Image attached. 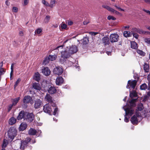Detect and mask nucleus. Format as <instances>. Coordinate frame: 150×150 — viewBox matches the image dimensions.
Here are the masks:
<instances>
[{"instance_id":"20","label":"nucleus","mask_w":150,"mask_h":150,"mask_svg":"<svg viewBox=\"0 0 150 150\" xmlns=\"http://www.w3.org/2000/svg\"><path fill=\"white\" fill-rule=\"evenodd\" d=\"M33 78L35 80L39 82L40 80V75L38 72H37L35 74Z\"/></svg>"},{"instance_id":"63","label":"nucleus","mask_w":150,"mask_h":150,"mask_svg":"<svg viewBox=\"0 0 150 150\" xmlns=\"http://www.w3.org/2000/svg\"><path fill=\"white\" fill-rule=\"evenodd\" d=\"M5 4H6V5H7L8 6H9L10 5V3L8 1H6Z\"/></svg>"},{"instance_id":"62","label":"nucleus","mask_w":150,"mask_h":150,"mask_svg":"<svg viewBox=\"0 0 150 150\" xmlns=\"http://www.w3.org/2000/svg\"><path fill=\"white\" fill-rule=\"evenodd\" d=\"M73 23V22L71 21H69L68 22V24L69 25H71Z\"/></svg>"},{"instance_id":"58","label":"nucleus","mask_w":150,"mask_h":150,"mask_svg":"<svg viewBox=\"0 0 150 150\" xmlns=\"http://www.w3.org/2000/svg\"><path fill=\"white\" fill-rule=\"evenodd\" d=\"M148 98L149 97H148V96H145L144 97V98L143 99V100L144 101H146V100H147Z\"/></svg>"},{"instance_id":"53","label":"nucleus","mask_w":150,"mask_h":150,"mask_svg":"<svg viewBox=\"0 0 150 150\" xmlns=\"http://www.w3.org/2000/svg\"><path fill=\"white\" fill-rule=\"evenodd\" d=\"M14 105L12 104H10L8 106V112L10 111V110L11 109L12 107Z\"/></svg>"},{"instance_id":"27","label":"nucleus","mask_w":150,"mask_h":150,"mask_svg":"<svg viewBox=\"0 0 150 150\" xmlns=\"http://www.w3.org/2000/svg\"><path fill=\"white\" fill-rule=\"evenodd\" d=\"M89 38L88 37H86L83 38L82 40L83 45H86L88 44L89 42Z\"/></svg>"},{"instance_id":"59","label":"nucleus","mask_w":150,"mask_h":150,"mask_svg":"<svg viewBox=\"0 0 150 150\" xmlns=\"http://www.w3.org/2000/svg\"><path fill=\"white\" fill-rule=\"evenodd\" d=\"M143 10L144 12H146V13L150 14V11L149 10H147L144 9H143Z\"/></svg>"},{"instance_id":"11","label":"nucleus","mask_w":150,"mask_h":150,"mask_svg":"<svg viewBox=\"0 0 150 150\" xmlns=\"http://www.w3.org/2000/svg\"><path fill=\"white\" fill-rule=\"evenodd\" d=\"M47 91L50 94H53L57 92V88L53 86L49 85L48 86Z\"/></svg>"},{"instance_id":"28","label":"nucleus","mask_w":150,"mask_h":150,"mask_svg":"<svg viewBox=\"0 0 150 150\" xmlns=\"http://www.w3.org/2000/svg\"><path fill=\"white\" fill-rule=\"evenodd\" d=\"M132 33L129 31H125L123 33V35L125 37H130L132 36Z\"/></svg>"},{"instance_id":"30","label":"nucleus","mask_w":150,"mask_h":150,"mask_svg":"<svg viewBox=\"0 0 150 150\" xmlns=\"http://www.w3.org/2000/svg\"><path fill=\"white\" fill-rule=\"evenodd\" d=\"M130 97L132 98L134 97H136L137 96L136 92L135 91H133L132 92H130L129 94Z\"/></svg>"},{"instance_id":"52","label":"nucleus","mask_w":150,"mask_h":150,"mask_svg":"<svg viewBox=\"0 0 150 150\" xmlns=\"http://www.w3.org/2000/svg\"><path fill=\"white\" fill-rule=\"evenodd\" d=\"M138 30V28H132L131 32L132 33H134L135 32H137Z\"/></svg>"},{"instance_id":"41","label":"nucleus","mask_w":150,"mask_h":150,"mask_svg":"<svg viewBox=\"0 0 150 150\" xmlns=\"http://www.w3.org/2000/svg\"><path fill=\"white\" fill-rule=\"evenodd\" d=\"M60 27L62 29H65L67 26L66 24L62 23V24L60 25Z\"/></svg>"},{"instance_id":"14","label":"nucleus","mask_w":150,"mask_h":150,"mask_svg":"<svg viewBox=\"0 0 150 150\" xmlns=\"http://www.w3.org/2000/svg\"><path fill=\"white\" fill-rule=\"evenodd\" d=\"M42 72L43 74L48 76L50 74V71L48 67H44L42 69Z\"/></svg>"},{"instance_id":"50","label":"nucleus","mask_w":150,"mask_h":150,"mask_svg":"<svg viewBox=\"0 0 150 150\" xmlns=\"http://www.w3.org/2000/svg\"><path fill=\"white\" fill-rule=\"evenodd\" d=\"M42 30L41 28H38L35 30V33L39 34L42 32Z\"/></svg>"},{"instance_id":"31","label":"nucleus","mask_w":150,"mask_h":150,"mask_svg":"<svg viewBox=\"0 0 150 150\" xmlns=\"http://www.w3.org/2000/svg\"><path fill=\"white\" fill-rule=\"evenodd\" d=\"M131 47L133 49H136L137 48V44L134 41H132L131 42Z\"/></svg>"},{"instance_id":"6","label":"nucleus","mask_w":150,"mask_h":150,"mask_svg":"<svg viewBox=\"0 0 150 150\" xmlns=\"http://www.w3.org/2000/svg\"><path fill=\"white\" fill-rule=\"evenodd\" d=\"M68 50V47L64 50L61 52V57L64 59H67L69 58L71 55L69 52Z\"/></svg>"},{"instance_id":"9","label":"nucleus","mask_w":150,"mask_h":150,"mask_svg":"<svg viewBox=\"0 0 150 150\" xmlns=\"http://www.w3.org/2000/svg\"><path fill=\"white\" fill-rule=\"evenodd\" d=\"M43 110L44 111L49 114L51 115V112H52V108L48 104H46L43 106Z\"/></svg>"},{"instance_id":"57","label":"nucleus","mask_w":150,"mask_h":150,"mask_svg":"<svg viewBox=\"0 0 150 150\" xmlns=\"http://www.w3.org/2000/svg\"><path fill=\"white\" fill-rule=\"evenodd\" d=\"M29 2L28 0H24V4L25 5H27Z\"/></svg>"},{"instance_id":"46","label":"nucleus","mask_w":150,"mask_h":150,"mask_svg":"<svg viewBox=\"0 0 150 150\" xmlns=\"http://www.w3.org/2000/svg\"><path fill=\"white\" fill-rule=\"evenodd\" d=\"M54 100H53L52 101V102H51V103H49L51 105V106H52L53 108H55L57 107L56 104L54 102Z\"/></svg>"},{"instance_id":"12","label":"nucleus","mask_w":150,"mask_h":150,"mask_svg":"<svg viewBox=\"0 0 150 150\" xmlns=\"http://www.w3.org/2000/svg\"><path fill=\"white\" fill-rule=\"evenodd\" d=\"M63 72V69L59 67H56L53 70L54 73L58 75H61Z\"/></svg>"},{"instance_id":"37","label":"nucleus","mask_w":150,"mask_h":150,"mask_svg":"<svg viewBox=\"0 0 150 150\" xmlns=\"http://www.w3.org/2000/svg\"><path fill=\"white\" fill-rule=\"evenodd\" d=\"M137 52L139 54L143 56H144L145 54V53L144 52L139 50H137Z\"/></svg>"},{"instance_id":"33","label":"nucleus","mask_w":150,"mask_h":150,"mask_svg":"<svg viewBox=\"0 0 150 150\" xmlns=\"http://www.w3.org/2000/svg\"><path fill=\"white\" fill-rule=\"evenodd\" d=\"M149 65L147 63H145L144 65V69L146 72H148L149 71Z\"/></svg>"},{"instance_id":"13","label":"nucleus","mask_w":150,"mask_h":150,"mask_svg":"<svg viewBox=\"0 0 150 150\" xmlns=\"http://www.w3.org/2000/svg\"><path fill=\"white\" fill-rule=\"evenodd\" d=\"M68 50L69 52L71 54L76 53L78 51L77 47L75 45H72L71 47L69 48L68 47Z\"/></svg>"},{"instance_id":"56","label":"nucleus","mask_w":150,"mask_h":150,"mask_svg":"<svg viewBox=\"0 0 150 150\" xmlns=\"http://www.w3.org/2000/svg\"><path fill=\"white\" fill-rule=\"evenodd\" d=\"M98 33L97 32H91L89 33V34L92 35H95Z\"/></svg>"},{"instance_id":"19","label":"nucleus","mask_w":150,"mask_h":150,"mask_svg":"<svg viewBox=\"0 0 150 150\" xmlns=\"http://www.w3.org/2000/svg\"><path fill=\"white\" fill-rule=\"evenodd\" d=\"M45 99L46 101L48 102L49 103H51V102H52V101L54 100L53 99L52 97L48 93H47L46 94L45 97Z\"/></svg>"},{"instance_id":"8","label":"nucleus","mask_w":150,"mask_h":150,"mask_svg":"<svg viewBox=\"0 0 150 150\" xmlns=\"http://www.w3.org/2000/svg\"><path fill=\"white\" fill-rule=\"evenodd\" d=\"M31 139L29 137L26 139L25 140L21 141L20 148L21 149H24V148L27 146V144L30 141Z\"/></svg>"},{"instance_id":"61","label":"nucleus","mask_w":150,"mask_h":150,"mask_svg":"<svg viewBox=\"0 0 150 150\" xmlns=\"http://www.w3.org/2000/svg\"><path fill=\"white\" fill-rule=\"evenodd\" d=\"M13 66H14V63H12L11 64V70H13Z\"/></svg>"},{"instance_id":"48","label":"nucleus","mask_w":150,"mask_h":150,"mask_svg":"<svg viewBox=\"0 0 150 150\" xmlns=\"http://www.w3.org/2000/svg\"><path fill=\"white\" fill-rule=\"evenodd\" d=\"M145 42L148 44H150V38H146L144 39Z\"/></svg>"},{"instance_id":"21","label":"nucleus","mask_w":150,"mask_h":150,"mask_svg":"<svg viewBox=\"0 0 150 150\" xmlns=\"http://www.w3.org/2000/svg\"><path fill=\"white\" fill-rule=\"evenodd\" d=\"M33 88L35 89L40 91L41 89V88L40 86V84L38 83H34L32 85Z\"/></svg>"},{"instance_id":"4","label":"nucleus","mask_w":150,"mask_h":150,"mask_svg":"<svg viewBox=\"0 0 150 150\" xmlns=\"http://www.w3.org/2000/svg\"><path fill=\"white\" fill-rule=\"evenodd\" d=\"M119 36L117 33H114L111 34L109 36L110 42L113 43L117 42L119 39Z\"/></svg>"},{"instance_id":"60","label":"nucleus","mask_w":150,"mask_h":150,"mask_svg":"<svg viewBox=\"0 0 150 150\" xmlns=\"http://www.w3.org/2000/svg\"><path fill=\"white\" fill-rule=\"evenodd\" d=\"M13 70H11V72L10 74V77H12V76L13 74Z\"/></svg>"},{"instance_id":"22","label":"nucleus","mask_w":150,"mask_h":150,"mask_svg":"<svg viewBox=\"0 0 150 150\" xmlns=\"http://www.w3.org/2000/svg\"><path fill=\"white\" fill-rule=\"evenodd\" d=\"M142 107L143 105L142 104L141 105L138 106L136 110L135 114L138 117H139L140 116L139 115V113L138 111H141L142 110H143Z\"/></svg>"},{"instance_id":"54","label":"nucleus","mask_w":150,"mask_h":150,"mask_svg":"<svg viewBox=\"0 0 150 150\" xmlns=\"http://www.w3.org/2000/svg\"><path fill=\"white\" fill-rule=\"evenodd\" d=\"M18 11V8L16 7H13V11L15 12H17Z\"/></svg>"},{"instance_id":"25","label":"nucleus","mask_w":150,"mask_h":150,"mask_svg":"<svg viewBox=\"0 0 150 150\" xmlns=\"http://www.w3.org/2000/svg\"><path fill=\"white\" fill-rule=\"evenodd\" d=\"M37 132V131L35 129L31 128L30 129L28 132L29 134L31 135H35Z\"/></svg>"},{"instance_id":"5","label":"nucleus","mask_w":150,"mask_h":150,"mask_svg":"<svg viewBox=\"0 0 150 150\" xmlns=\"http://www.w3.org/2000/svg\"><path fill=\"white\" fill-rule=\"evenodd\" d=\"M139 79V77H137V80H134L132 81L130 80H129L128 81L127 86L126 87L127 88H129L128 87L129 86H130L131 88L134 89L136 85L137 82Z\"/></svg>"},{"instance_id":"7","label":"nucleus","mask_w":150,"mask_h":150,"mask_svg":"<svg viewBox=\"0 0 150 150\" xmlns=\"http://www.w3.org/2000/svg\"><path fill=\"white\" fill-rule=\"evenodd\" d=\"M32 100V98L29 96H25L23 99V103L24 104L25 106H26V108L27 107V105L26 104L28 103H29L30 102V103L32 104L33 103L31 102Z\"/></svg>"},{"instance_id":"39","label":"nucleus","mask_w":150,"mask_h":150,"mask_svg":"<svg viewBox=\"0 0 150 150\" xmlns=\"http://www.w3.org/2000/svg\"><path fill=\"white\" fill-rule=\"evenodd\" d=\"M53 109H54V111L53 112V114L54 115H56L57 114H58V109L57 107L55 108H53Z\"/></svg>"},{"instance_id":"64","label":"nucleus","mask_w":150,"mask_h":150,"mask_svg":"<svg viewBox=\"0 0 150 150\" xmlns=\"http://www.w3.org/2000/svg\"><path fill=\"white\" fill-rule=\"evenodd\" d=\"M89 23V22L87 21H84L83 22L84 25H86Z\"/></svg>"},{"instance_id":"38","label":"nucleus","mask_w":150,"mask_h":150,"mask_svg":"<svg viewBox=\"0 0 150 150\" xmlns=\"http://www.w3.org/2000/svg\"><path fill=\"white\" fill-rule=\"evenodd\" d=\"M50 17L49 15H47L44 19V21L45 23H47L50 20Z\"/></svg>"},{"instance_id":"40","label":"nucleus","mask_w":150,"mask_h":150,"mask_svg":"<svg viewBox=\"0 0 150 150\" xmlns=\"http://www.w3.org/2000/svg\"><path fill=\"white\" fill-rule=\"evenodd\" d=\"M50 61L48 57H46L43 60V64H46L49 62Z\"/></svg>"},{"instance_id":"36","label":"nucleus","mask_w":150,"mask_h":150,"mask_svg":"<svg viewBox=\"0 0 150 150\" xmlns=\"http://www.w3.org/2000/svg\"><path fill=\"white\" fill-rule=\"evenodd\" d=\"M147 88V86L145 83H143L140 86V89L141 90H145Z\"/></svg>"},{"instance_id":"10","label":"nucleus","mask_w":150,"mask_h":150,"mask_svg":"<svg viewBox=\"0 0 150 150\" xmlns=\"http://www.w3.org/2000/svg\"><path fill=\"white\" fill-rule=\"evenodd\" d=\"M34 107L35 109H38L42 106V101L40 99H37L34 101Z\"/></svg>"},{"instance_id":"51","label":"nucleus","mask_w":150,"mask_h":150,"mask_svg":"<svg viewBox=\"0 0 150 150\" xmlns=\"http://www.w3.org/2000/svg\"><path fill=\"white\" fill-rule=\"evenodd\" d=\"M132 34L133 35V36L136 39H138L139 37V35L138 34L134 33H132Z\"/></svg>"},{"instance_id":"26","label":"nucleus","mask_w":150,"mask_h":150,"mask_svg":"<svg viewBox=\"0 0 150 150\" xmlns=\"http://www.w3.org/2000/svg\"><path fill=\"white\" fill-rule=\"evenodd\" d=\"M16 120L14 117H11L9 120V124L11 125L14 124L16 122Z\"/></svg>"},{"instance_id":"3","label":"nucleus","mask_w":150,"mask_h":150,"mask_svg":"<svg viewBox=\"0 0 150 150\" xmlns=\"http://www.w3.org/2000/svg\"><path fill=\"white\" fill-rule=\"evenodd\" d=\"M25 116L24 120L30 122H32L34 118V116L32 113L25 112Z\"/></svg>"},{"instance_id":"42","label":"nucleus","mask_w":150,"mask_h":150,"mask_svg":"<svg viewBox=\"0 0 150 150\" xmlns=\"http://www.w3.org/2000/svg\"><path fill=\"white\" fill-rule=\"evenodd\" d=\"M102 7L104 8H105L107 9L108 11H111V10L112 9V8L108 6L107 5H103Z\"/></svg>"},{"instance_id":"49","label":"nucleus","mask_w":150,"mask_h":150,"mask_svg":"<svg viewBox=\"0 0 150 150\" xmlns=\"http://www.w3.org/2000/svg\"><path fill=\"white\" fill-rule=\"evenodd\" d=\"M107 18L109 20H110L111 19H112L113 20H115L116 19V18L115 17H114L111 16H108Z\"/></svg>"},{"instance_id":"1","label":"nucleus","mask_w":150,"mask_h":150,"mask_svg":"<svg viewBox=\"0 0 150 150\" xmlns=\"http://www.w3.org/2000/svg\"><path fill=\"white\" fill-rule=\"evenodd\" d=\"M17 131L16 128L11 127L8 131V137L12 141L17 135Z\"/></svg>"},{"instance_id":"43","label":"nucleus","mask_w":150,"mask_h":150,"mask_svg":"<svg viewBox=\"0 0 150 150\" xmlns=\"http://www.w3.org/2000/svg\"><path fill=\"white\" fill-rule=\"evenodd\" d=\"M42 3L45 6H49V3L45 0H42Z\"/></svg>"},{"instance_id":"23","label":"nucleus","mask_w":150,"mask_h":150,"mask_svg":"<svg viewBox=\"0 0 150 150\" xmlns=\"http://www.w3.org/2000/svg\"><path fill=\"white\" fill-rule=\"evenodd\" d=\"M137 116L136 115H134L132 117L131 121L132 123L134 125L135 124H137L138 122V119L137 118Z\"/></svg>"},{"instance_id":"44","label":"nucleus","mask_w":150,"mask_h":150,"mask_svg":"<svg viewBox=\"0 0 150 150\" xmlns=\"http://www.w3.org/2000/svg\"><path fill=\"white\" fill-rule=\"evenodd\" d=\"M111 12L112 13H115L116 15H119L120 14V13L117 11L114 10V9L112 8Z\"/></svg>"},{"instance_id":"15","label":"nucleus","mask_w":150,"mask_h":150,"mask_svg":"<svg viewBox=\"0 0 150 150\" xmlns=\"http://www.w3.org/2000/svg\"><path fill=\"white\" fill-rule=\"evenodd\" d=\"M25 112L23 110L21 111L19 113L18 116L17 117V118L18 120H20L23 118L24 119L25 116Z\"/></svg>"},{"instance_id":"47","label":"nucleus","mask_w":150,"mask_h":150,"mask_svg":"<svg viewBox=\"0 0 150 150\" xmlns=\"http://www.w3.org/2000/svg\"><path fill=\"white\" fill-rule=\"evenodd\" d=\"M148 89L149 90H150V85H149L150 83V74L148 75Z\"/></svg>"},{"instance_id":"45","label":"nucleus","mask_w":150,"mask_h":150,"mask_svg":"<svg viewBox=\"0 0 150 150\" xmlns=\"http://www.w3.org/2000/svg\"><path fill=\"white\" fill-rule=\"evenodd\" d=\"M5 72V71L4 70V68H0V76H1L4 74Z\"/></svg>"},{"instance_id":"55","label":"nucleus","mask_w":150,"mask_h":150,"mask_svg":"<svg viewBox=\"0 0 150 150\" xmlns=\"http://www.w3.org/2000/svg\"><path fill=\"white\" fill-rule=\"evenodd\" d=\"M20 81V80H19V79H18L16 82L14 84L15 88L18 86V83H19V82Z\"/></svg>"},{"instance_id":"18","label":"nucleus","mask_w":150,"mask_h":150,"mask_svg":"<svg viewBox=\"0 0 150 150\" xmlns=\"http://www.w3.org/2000/svg\"><path fill=\"white\" fill-rule=\"evenodd\" d=\"M103 43L105 45H109L110 44V40L109 37H104L102 38Z\"/></svg>"},{"instance_id":"17","label":"nucleus","mask_w":150,"mask_h":150,"mask_svg":"<svg viewBox=\"0 0 150 150\" xmlns=\"http://www.w3.org/2000/svg\"><path fill=\"white\" fill-rule=\"evenodd\" d=\"M55 82L57 85H61L63 83V79L61 76H58Z\"/></svg>"},{"instance_id":"35","label":"nucleus","mask_w":150,"mask_h":150,"mask_svg":"<svg viewBox=\"0 0 150 150\" xmlns=\"http://www.w3.org/2000/svg\"><path fill=\"white\" fill-rule=\"evenodd\" d=\"M56 1L55 0H51L50 2V4H49V7L52 8L55 5Z\"/></svg>"},{"instance_id":"16","label":"nucleus","mask_w":150,"mask_h":150,"mask_svg":"<svg viewBox=\"0 0 150 150\" xmlns=\"http://www.w3.org/2000/svg\"><path fill=\"white\" fill-rule=\"evenodd\" d=\"M137 98L132 99L130 101H129L130 106H128L127 108H131L134 110L133 108L136 106V104L135 102L137 101Z\"/></svg>"},{"instance_id":"29","label":"nucleus","mask_w":150,"mask_h":150,"mask_svg":"<svg viewBox=\"0 0 150 150\" xmlns=\"http://www.w3.org/2000/svg\"><path fill=\"white\" fill-rule=\"evenodd\" d=\"M20 99V97H18L14 99H12V104L15 106L18 103Z\"/></svg>"},{"instance_id":"2","label":"nucleus","mask_w":150,"mask_h":150,"mask_svg":"<svg viewBox=\"0 0 150 150\" xmlns=\"http://www.w3.org/2000/svg\"><path fill=\"white\" fill-rule=\"evenodd\" d=\"M125 111V116L124 121L125 122H129V118L127 117V116L129 115L132 116L134 112V110L131 108H127L124 109Z\"/></svg>"},{"instance_id":"24","label":"nucleus","mask_w":150,"mask_h":150,"mask_svg":"<svg viewBox=\"0 0 150 150\" xmlns=\"http://www.w3.org/2000/svg\"><path fill=\"white\" fill-rule=\"evenodd\" d=\"M27 124H26V123H21V124L19 127V130L21 131H23L27 128Z\"/></svg>"},{"instance_id":"32","label":"nucleus","mask_w":150,"mask_h":150,"mask_svg":"<svg viewBox=\"0 0 150 150\" xmlns=\"http://www.w3.org/2000/svg\"><path fill=\"white\" fill-rule=\"evenodd\" d=\"M48 57L50 61H53L55 60L56 59L57 56L55 54L53 55H50Z\"/></svg>"},{"instance_id":"34","label":"nucleus","mask_w":150,"mask_h":150,"mask_svg":"<svg viewBox=\"0 0 150 150\" xmlns=\"http://www.w3.org/2000/svg\"><path fill=\"white\" fill-rule=\"evenodd\" d=\"M137 32L138 33H139L140 34H150V32L143 31L142 30L139 29H138Z\"/></svg>"}]
</instances>
